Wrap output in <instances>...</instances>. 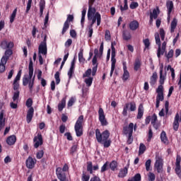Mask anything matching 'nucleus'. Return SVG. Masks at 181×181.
<instances>
[{"instance_id":"nucleus-1","label":"nucleus","mask_w":181,"mask_h":181,"mask_svg":"<svg viewBox=\"0 0 181 181\" xmlns=\"http://www.w3.org/2000/svg\"><path fill=\"white\" fill-rule=\"evenodd\" d=\"M110 135V133L108 130H105L102 133L99 129L95 130L96 140L98 144L103 145L104 148H110L111 146V139H109Z\"/></svg>"},{"instance_id":"nucleus-2","label":"nucleus","mask_w":181,"mask_h":181,"mask_svg":"<svg viewBox=\"0 0 181 181\" xmlns=\"http://www.w3.org/2000/svg\"><path fill=\"white\" fill-rule=\"evenodd\" d=\"M22 76V70L18 71L16 78L13 80V101L14 103L19 100V95L21 94V91L19 90V81L21 80V76Z\"/></svg>"},{"instance_id":"nucleus-3","label":"nucleus","mask_w":181,"mask_h":181,"mask_svg":"<svg viewBox=\"0 0 181 181\" xmlns=\"http://www.w3.org/2000/svg\"><path fill=\"white\" fill-rule=\"evenodd\" d=\"M83 124H84V116L80 115L74 125V130L76 136H83Z\"/></svg>"},{"instance_id":"nucleus-4","label":"nucleus","mask_w":181,"mask_h":181,"mask_svg":"<svg viewBox=\"0 0 181 181\" xmlns=\"http://www.w3.org/2000/svg\"><path fill=\"white\" fill-rule=\"evenodd\" d=\"M29 70V78L28 76H24L23 78V86H26L28 83L32 80L33 77V61H32V57L30 58V63L28 65Z\"/></svg>"},{"instance_id":"nucleus-5","label":"nucleus","mask_w":181,"mask_h":181,"mask_svg":"<svg viewBox=\"0 0 181 181\" xmlns=\"http://www.w3.org/2000/svg\"><path fill=\"white\" fill-rule=\"evenodd\" d=\"M156 108H159V105L160 104V101H163L165 100V96L163 95V86H158L156 89Z\"/></svg>"},{"instance_id":"nucleus-6","label":"nucleus","mask_w":181,"mask_h":181,"mask_svg":"<svg viewBox=\"0 0 181 181\" xmlns=\"http://www.w3.org/2000/svg\"><path fill=\"white\" fill-rule=\"evenodd\" d=\"M128 110H129V111H132V112L136 110V104L135 103V102H131L129 103H126L124 105V107L122 111L123 117H127L128 115Z\"/></svg>"},{"instance_id":"nucleus-7","label":"nucleus","mask_w":181,"mask_h":181,"mask_svg":"<svg viewBox=\"0 0 181 181\" xmlns=\"http://www.w3.org/2000/svg\"><path fill=\"white\" fill-rule=\"evenodd\" d=\"M112 54H111V70L110 76L112 77V74H114V70H115V64L117 63V59H115V47H114V45L112 44Z\"/></svg>"},{"instance_id":"nucleus-8","label":"nucleus","mask_w":181,"mask_h":181,"mask_svg":"<svg viewBox=\"0 0 181 181\" xmlns=\"http://www.w3.org/2000/svg\"><path fill=\"white\" fill-rule=\"evenodd\" d=\"M98 119L103 127H105L108 125V122H107V119L105 118V114L104 113V110L103 107H100L98 110Z\"/></svg>"},{"instance_id":"nucleus-9","label":"nucleus","mask_w":181,"mask_h":181,"mask_svg":"<svg viewBox=\"0 0 181 181\" xmlns=\"http://www.w3.org/2000/svg\"><path fill=\"white\" fill-rule=\"evenodd\" d=\"M73 21H74V16L73 15L69 14L67 16L66 21L64 23L62 35H64L66 32L69 30V28H70V22H73Z\"/></svg>"},{"instance_id":"nucleus-10","label":"nucleus","mask_w":181,"mask_h":181,"mask_svg":"<svg viewBox=\"0 0 181 181\" xmlns=\"http://www.w3.org/2000/svg\"><path fill=\"white\" fill-rule=\"evenodd\" d=\"M154 168L156 169L158 173L163 172V160L160 157H156V160L154 164Z\"/></svg>"},{"instance_id":"nucleus-11","label":"nucleus","mask_w":181,"mask_h":181,"mask_svg":"<svg viewBox=\"0 0 181 181\" xmlns=\"http://www.w3.org/2000/svg\"><path fill=\"white\" fill-rule=\"evenodd\" d=\"M56 175L57 176V179H59V181H69V178H67V176L66 175V173L62 170V168L60 167L57 168Z\"/></svg>"},{"instance_id":"nucleus-12","label":"nucleus","mask_w":181,"mask_h":181,"mask_svg":"<svg viewBox=\"0 0 181 181\" xmlns=\"http://www.w3.org/2000/svg\"><path fill=\"white\" fill-rule=\"evenodd\" d=\"M33 141L35 142L34 144V148H37L41 145H43V136L41 133H38L37 136H35L33 139Z\"/></svg>"},{"instance_id":"nucleus-13","label":"nucleus","mask_w":181,"mask_h":181,"mask_svg":"<svg viewBox=\"0 0 181 181\" xmlns=\"http://www.w3.org/2000/svg\"><path fill=\"white\" fill-rule=\"evenodd\" d=\"M37 162V160L36 158H33L32 156H29L25 160L26 168H28V169H33Z\"/></svg>"},{"instance_id":"nucleus-14","label":"nucleus","mask_w":181,"mask_h":181,"mask_svg":"<svg viewBox=\"0 0 181 181\" xmlns=\"http://www.w3.org/2000/svg\"><path fill=\"white\" fill-rule=\"evenodd\" d=\"M166 8L168 11V21L170 20V14L173 11V9H175V6L173 4V1L170 0H168L166 1Z\"/></svg>"},{"instance_id":"nucleus-15","label":"nucleus","mask_w":181,"mask_h":181,"mask_svg":"<svg viewBox=\"0 0 181 181\" xmlns=\"http://www.w3.org/2000/svg\"><path fill=\"white\" fill-rule=\"evenodd\" d=\"M155 40L156 45L158 46L157 49V57L158 59H160V46H162V44L160 42V37H159V34H155Z\"/></svg>"},{"instance_id":"nucleus-16","label":"nucleus","mask_w":181,"mask_h":181,"mask_svg":"<svg viewBox=\"0 0 181 181\" xmlns=\"http://www.w3.org/2000/svg\"><path fill=\"white\" fill-rule=\"evenodd\" d=\"M35 114V109L33 107H30L27 111L26 115V121L27 124H30L32 122V119H33V115Z\"/></svg>"},{"instance_id":"nucleus-17","label":"nucleus","mask_w":181,"mask_h":181,"mask_svg":"<svg viewBox=\"0 0 181 181\" xmlns=\"http://www.w3.org/2000/svg\"><path fill=\"white\" fill-rule=\"evenodd\" d=\"M0 46L1 49H3L4 50H6V49H13L14 45L12 42H8V41L6 40H3L1 41Z\"/></svg>"},{"instance_id":"nucleus-18","label":"nucleus","mask_w":181,"mask_h":181,"mask_svg":"<svg viewBox=\"0 0 181 181\" xmlns=\"http://www.w3.org/2000/svg\"><path fill=\"white\" fill-rule=\"evenodd\" d=\"M132 130V134L134 132V123H129V127L128 126H124L123 127V131L122 134L124 135H129V133L131 132Z\"/></svg>"},{"instance_id":"nucleus-19","label":"nucleus","mask_w":181,"mask_h":181,"mask_svg":"<svg viewBox=\"0 0 181 181\" xmlns=\"http://www.w3.org/2000/svg\"><path fill=\"white\" fill-rule=\"evenodd\" d=\"M38 53L39 54L46 56V54H47V44H40L38 47Z\"/></svg>"},{"instance_id":"nucleus-20","label":"nucleus","mask_w":181,"mask_h":181,"mask_svg":"<svg viewBox=\"0 0 181 181\" xmlns=\"http://www.w3.org/2000/svg\"><path fill=\"white\" fill-rule=\"evenodd\" d=\"M88 21H91L95 23L97 22V26H100V25H101V14H100L98 12H96L93 16H91V19Z\"/></svg>"},{"instance_id":"nucleus-21","label":"nucleus","mask_w":181,"mask_h":181,"mask_svg":"<svg viewBox=\"0 0 181 181\" xmlns=\"http://www.w3.org/2000/svg\"><path fill=\"white\" fill-rule=\"evenodd\" d=\"M165 80H166V77L163 75V64L160 66V79H159V86H163L165 84Z\"/></svg>"},{"instance_id":"nucleus-22","label":"nucleus","mask_w":181,"mask_h":181,"mask_svg":"<svg viewBox=\"0 0 181 181\" xmlns=\"http://www.w3.org/2000/svg\"><path fill=\"white\" fill-rule=\"evenodd\" d=\"M96 13L97 10L95 9V8H93V6L89 5L88 10V20H91V16H94Z\"/></svg>"},{"instance_id":"nucleus-23","label":"nucleus","mask_w":181,"mask_h":181,"mask_svg":"<svg viewBox=\"0 0 181 181\" xmlns=\"http://www.w3.org/2000/svg\"><path fill=\"white\" fill-rule=\"evenodd\" d=\"M6 144L8 145H9L10 146H12V145H15V144L16 143V136H15L14 134L8 136L6 139Z\"/></svg>"},{"instance_id":"nucleus-24","label":"nucleus","mask_w":181,"mask_h":181,"mask_svg":"<svg viewBox=\"0 0 181 181\" xmlns=\"http://www.w3.org/2000/svg\"><path fill=\"white\" fill-rule=\"evenodd\" d=\"M122 37L124 40L128 42V40H131L132 39V35H131V32L128 30H124L122 32Z\"/></svg>"},{"instance_id":"nucleus-25","label":"nucleus","mask_w":181,"mask_h":181,"mask_svg":"<svg viewBox=\"0 0 181 181\" xmlns=\"http://www.w3.org/2000/svg\"><path fill=\"white\" fill-rule=\"evenodd\" d=\"M128 175V167H124V168H121L118 175L117 177L124 178Z\"/></svg>"},{"instance_id":"nucleus-26","label":"nucleus","mask_w":181,"mask_h":181,"mask_svg":"<svg viewBox=\"0 0 181 181\" xmlns=\"http://www.w3.org/2000/svg\"><path fill=\"white\" fill-rule=\"evenodd\" d=\"M158 81V73L153 72L152 76L150 77V85L151 87H153L155 84H156V82Z\"/></svg>"},{"instance_id":"nucleus-27","label":"nucleus","mask_w":181,"mask_h":181,"mask_svg":"<svg viewBox=\"0 0 181 181\" xmlns=\"http://www.w3.org/2000/svg\"><path fill=\"white\" fill-rule=\"evenodd\" d=\"M144 105L140 104L138 107V113L136 116L137 119H142V117H144Z\"/></svg>"},{"instance_id":"nucleus-28","label":"nucleus","mask_w":181,"mask_h":181,"mask_svg":"<svg viewBox=\"0 0 181 181\" xmlns=\"http://www.w3.org/2000/svg\"><path fill=\"white\" fill-rule=\"evenodd\" d=\"M4 110H1L0 112V131L4 129V127H5V121H6V119L4 117Z\"/></svg>"},{"instance_id":"nucleus-29","label":"nucleus","mask_w":181,"mask_h":181,"mask_svg":"<svg viewBox=\"0 0 181 181\" xmlns=\"http://www.w3.org/2000/svg\"><path fill=\"white\" fill-rule=\"evenodd\" d=\"M161 142L163 144H165V145H169V140L168 139V136H166V132L165 131H163L160 133V136Z\"/></svg>"},{"instance_id":"nucleus-30","label":"nucleus","mask_w":181,"mask_h":181,"mask_svg":"<svg viewBox=\"0 0 181 181\" xmlns=\"http://www.w3.org/2000/svg\"><path fill=\"white\" fill-rule=\"evenodd\" d=\"M109 169L112 172H115V170H118V162L115 160H112L109 163Z\"/></svg>"},{"instance_id":"nucleus-31","label":"nucleus","mask_w":181,"mask_h":181,"mask_svg":"<svg viewBox=\"0 0 181 181\" xmlns=\"http://www.w3.org/2000/svg\"><path fill=\"white\" fill-rule=\"evenodd\" d=\"M129 26L131 30H136L139 28V23L136 21H133L129 23Z\"/></svg>"},{"instance_id":"nucleus-32","label":"nucleus","mask_w":181,"mask_h":181,"mask_svg":"<svg viewBox=\"0 0 181 181\" xmlns=\"http://www.w3.org/2000/svg\"><path fill=\"white\" fill-rule=\"evenodd\" d=\"M39 6H40V16L42 18V16H43V11H45V8L46 6V1L45 0H40Z\"/></svg>"},{"instance_id":"nucleus-33","label":"nucleus","mask_w":181,"mask_h":181,"mask_svg":"<svg viewBox=\"0 0 181 181\" xmlns=\"http://www.w3.org/2000/svg\"><path fill=\"white\" fill-rule=\"evenodd\" d=\"M66 107V98H63L61 100V103L58 105V111L59 112H62L63 111L64 108Z\"/></svg>"},{"instance_id":"nucleus-34","label":"nucleus","mask_w":181,"mask_h":181,"mask_svg":"<svg viewBox=\"0 0 181 181\" xmlns=\"http://www.w3.org/2000/svg\"><path fill=\"white\" fill-rule=\"evenodd\" d=\"M160 11H159V8L157 7V9H153V13L150 15V18L151 21H153V19H157L158 18V16L160 13Z\"/></svg>"},{"instance_id":"nucleus-35","label":"nucleus","mask_w":181,"mask_h":181,"mask_svg":"<svg viewBox=\"0 0 181 181\" xmlns=\"http://www.w3.org/2000/svg\"><path fill=\"white\" fill-rule=\"evenodd\" d=\"M141 66L142 64L141 63V60L139 59H136L134 62V71H138L141 69Z\"/></svg>"},{"instance_id":"nucleus-36","label":"nucleus","mask_w":181,"mask_h":181,"mask_svg":"<svg viewBox=\"0 0 181 181\" xmlns=\"http://www.w3.org/2000/svg\"><path fill=\"white\" fill-rule=\"evenodd\" d=\"M176 26H177V19L173 18L171 25H170V33H173L175 32V30L176 29Z\"/></svg>"},{"instance_id":"nucleus-37","label":"nucleus","mask_w":181,"mask_h":181,"mask_svg":"<svg viewBox=\"0 0 181 181\" xmlns=\"http://www.w3.org/2000/svg\"><path fill=\"white\" fill-rule=\"evenodd\" d=\"M110 170V162L106 161L100 168V173H104Z\"/></svg>"},{"instance_id":"nucleus-38","label":"nucleus","mask_w":181,"mask_h":181,"mask_svg":"<svg viewBox=\"0 0 181 181\" xmlns=\"http://www.w3.org/2000/svg\"><path fill=\"white\" fill-rule=\"evenodd\" d=\"M145 151H146V146L143 143H141L139 149V155H143V153H145Z\"/></svg>"},{"instance_id":"nucleus-39","label":"nucleus","mask_w":181,"mask_h":181,"mask_svg":"<svg viewBox=\"0 0 181 181\" xmlns=\"http://www.w3.org/2000/svg\"><path fill=\"white\" fill-rule=\"evenodd\" d=\"M123 75H122V80L124 81H127V80H128V78H129V71H128V69H123Z\"/></svg>"},{"instance_id":"nucleus-40","label":"nucleus","mask_w":181,"mask_h":181,"mask_svg":"<svg viewBox=\"0 0 181 181\" xmlns=\"http://www.w3.org/2000/svg\"><path fill=\"white\" fill-rule=\"evenodd\" d=\"M84 50L81 49L80 52H78V62L79 63H84L86 62V59L83 57V53Z\"/></svg>"},{"instance_id":"nucleus-41","label":"nucleus","mask_w":181,"mask_h":181,"mask_svg":"<svg viewBox=\"0 0 181 181\" xmlns=\"http://www.w3.org/2000/svg\"><path fill=\"white\" fill-rule=\"evenodd\" d=\"M12 54H13V51L12 50V48H7L5 51L4 57L9 59L11 56H12Z\"/></svg>"},{"instance_id":"nucleus-42","label":"nucleus","mask_w":181,"mask_h":181,"mask_svg":"<svg viewBox=\"0 0 181 181\" xmlns=\"http://www.w3.org/2000/svg\"><path fill=\"white\" fill-rule=\"evenodd\" d=\"M143 43L145 46L144 50H149V47L151 46V41L149 40V38H146L143 40Z\"/></svg>"},{"instance_id":"nucleus-43","label":"nucleus","mask_w":181,"mask_h":181,"mask_svg":"<svg viewBox=\"0 0 181 181\" xmlns=\"http://www.w3.org/2000/svg\"><path fill=\"white\" fill-rule=\"evenodd\" d=\"M134 142V137H132V129H131V132L128 134L127 144V145H131Z\"/></svg>"},{"instance_id":"nucleus-44","label":"nucleus","mask_w":181,"mask_h":181,"mask_svg":"<svg viewBox=\"0 0 181 181\" xmlns=\"http://www.w3.org/2000/svg\"><path fill=\"white\" fill-rule=\"evenodd\" d=\"M33 86H35V76L32 78V80H30L28 83V88L30 90V93H33Z\"/></svg>"},{"instance_id":"nucleus-45","label":"nucleus","mask_w":181,"mask_h":181,"mask_svg":"<svg viewBox=\"0 0 181 181\" xmlns=\"http://www.w3.org/2000/svg\"><path fill=\"white\" fill-rule=\"evenodd\" d=\"M166 41H164L160 45V56H163L165 54V52H166Z\"/></svg>"},{"instance_id":"nucleus-46","label":"nucleus","mask_w":181,"mask_h":181,"mask_svg":"<svg viewBox=\"0 0 181 181\" xmlns=\"http://www.w3.org/2000/svg\"><path fill=\"white\" fill-rule=\"evenodd\" d=\"M16 12H18V8H15L10 16V23H13L15 21V18H16Z\"/></svg>"},{"instance_id":"nucleus-47","label":"nucleus","mask_w":181,"mask_h":181,"mask_svg":"<svg viewBox=\"0 0 181 181\" xmlns=\"http://www.w3.org/2000/svg\"><path fill=\"white\" fill-rule=\"evenodd\" d=\"M93 78L91 76L85 79V83H86L87 87H91V85L93 84Z\"/></svg>"},{"instance_id":"nucleus-48","label":"nucleus","mask_w":181,"mask_h":181,"mask_svg":"<svg viewBox=\"0 0 181 181\" xmlns=\"http://www.w3.org/2000/svg\"><path fill=\"white\" fill-rule=\"evenodd\" d=\"M77 145L76 144H73V146L70 148V155L73 156L76 152H77Z\"/></svg>"},{"instance_id":"nucleus-49","label":"nucleus","mask_w":181,"mask_h":181,"mask_svg":"<svg viewBox=\"0 0 181 181\" xmlns=\"http://www.w3.org/2000/svg\"><path fill=\"white\" fill-rule=\"evenodd\" d=\"M25 105L28 108H33V107H32V105H33V100L32 98H30L26 100Z\"/></svg>"},{"instance_id":"nucleus-50","label":"nucleus","mask_w":181,"mask_h":181,"mask_svg":"<svg viewBox=\"0 0 181 181\" xmlns=\"http://www.w3.org/2000/svg\"><path fill=\"white\" fill-rule=\"evenodd\" d=\"M174 53H175V52L173 51V49H170L169 52H168V54H165V57H166L167 60L172 59V57H173Z\"/></svg>"},{"instance_id":"nucleus-51","label":"nucleus","mask_w":181,"mask_h":181,"mask_svg":"<svg viewBox=\"0 0 181 181\" xmlns=\"http://www.w3.org/2000/svg\"><path fill=\"white\" fill-rule=\"evenodd\" d=\"M151 163H152V160H151V159H148L146 161L145 166L146 170L147 172H149V170H151Z\"/></svg>"},{"instance_id":"nucleus-52","label":"nucleus","mask_w":181,"mask_h":181,"mask_svg":"<svg viewBox=\"0 0 181 181\" xmlns=\"http://www.w3.org/2000/svg\"><path fill=\"white\" fill-rule=\"evenodd\" d=\"M54 78L56 80V84H60V72L57 71L54 74Z\"/></svg>"},{"instance_id":"nucleus-53","label":"nucleus","mask_w":181,"mask_h":181,"mask_svg":"<svg viewBox=\"0 0 181 181\" xmlns=\"http://www.w3.org/2000/svg\"><path fill=\"white\" fill-rule=\"evenodd\" d=\"M45 155V151L43 150L39 151L37 153L36 158L37 159H42Z\"/></svg>"},{"instance_id":"nucleus-54","label":"nucleus","mask_w":181,"mask_h":181,"mask_svg":"<svg viewBox=\"0 0 181 181\" xmlns=\"http://www.w3.org/2000/svg\"><path fill=\"white\" fill-rule=\"evenodd\" d=\"M139 6V4L138 2L132 1L129 5L130 9H136Z\"/></svg>"},{"instance_id":"nucleus-55","label":"nucleus","mask_w":181,"mask_h":181,"mask_svg":"<svg viewBox=\"0 0 181 181\" xmlns=\"http://www.w3.org/2000/svg\"><path fill=\"white\" fill-rule=\"evenodd\" d=\"M159 33L161 40H165V36L166 35V33H165V30H163V28H160Z\"/></svg>"},{"instance_id":"nucleus-56","label":"nucleus","mask_w":181,"mask_h":181,"mask_svg":"<svg viewBox=\"0 0 181 181\" xmlns=\"http://www.w3.org/2000/svg\"><path fill=\"white\" fill-rule=\"evenodd\" d=\"M134 181H141L142 180V177L139 173H137L134 175L133 177H132Z\"/></svg>"},{"instance_id":"nucleus-57","label":"nucleus","mask_w":181,"mask_h":181,"mask_svg":"<svg viewBox=\"0 0 181 181\" xmlns=\"http://www.w3.org/2000/svg\"><path fill=\"white\" fill-rule=\"evenodd\" d=\"M30 8H32V0H28L26 7L25 13H29V11H30Z\"/></svg>"},{"instance_id":"nucleus-58","label":"nucleus","mask_w":181,"mask_h":181,"mask_svg":"<svg viewBox=\"0 0 181 181\" xmlns=\"http://www.w3.org/2000/svg\"><path fill=\"white\" fill-rule=\"evenodd\" d=\"M76 103V99L74 98H71L68 102V107H73L74 103Z\"/></svg>"},{"instance_id":"nucleus-59","label":"nucleus","mask_w":181,"mask_h":181,"mask_svg":"<svg viewBox=\"0 0 181 181\" xmlns=\"http://www.w3.org/2000/svg\"><path fill=\"white\" fill-rule=\"evenodd\" d=\"M87 170H88V172H89L90 173V175H92V173H93V163L90 162L88 163Z\"/></svg>"},{"instance_id":"nucleus-60","label":"nucleus","mask_w":181,"mask_h":181,"mask_svg":"<svg viewBox=\"0 0 181 181\" xmlns=\"http://www.w3.org/2000/svg\"><path fill=\"white\" fill-rule=\"evenodd\" d=\"M8 60H9V58H8L7 57L3 56L1 59V64H4L5 66V64H6V63L8 62Z\"/></svg>"},{"instance_id":"nucleus-61","label":"nucleus","mask_w":181,"mask_h":181,"mask_svg":"<svg viewBox=\"0 0 181 181\" xmlns=\"http://www.w3.org/2000/svg\"><path fill=\"white\" fill-rule=\"evenodd\" d=\"M37 32H39V30H37V28H36V25H34L33 27V30H32V36L33 37H36V33H37Z\"/></svg>"},{"instance_id":"nucleus-62","label":"nucleus","mask_w":181,"mask_h":181,"mask_svg":"<svg viewBox=\"0 0 181 181\" xmlns=\"http://www.w3.org/2000/svg\"><path fill=\"white\" fill-rule=\"evenodd\" d=\"M81 180L82 181H88V180H90V175H86V173H83Z\"/></svg>"},{"instance_id":"nucleus-63","label":"nucleus","mask_w":181,"mask_h":181,"mask_svg":"<svg viewBox=\"0 0 181 181\" xmlns=\"http://www.w3.org/2000/svg\"><path fill=\"white\" fill-rule=\"evenodd\" d=\"M91 69H88L87 71L83 74V77H90V76H91Z\"/></svg>"},{"instance_id":"nucleus-64","label":"nucleus","mask_w":181,"mask_h":181,"mask_svg":"<svg viewBox=\"0 0 181 181\" xmlns=\"http://www.w3.org/2000/svg\"><path fill=\"white\" fill-rule=\"evenodd\" d=\"M148 176L149 181H153L156 179L155 174L153 173H149Z\"/></svg>"}]
</instances>
